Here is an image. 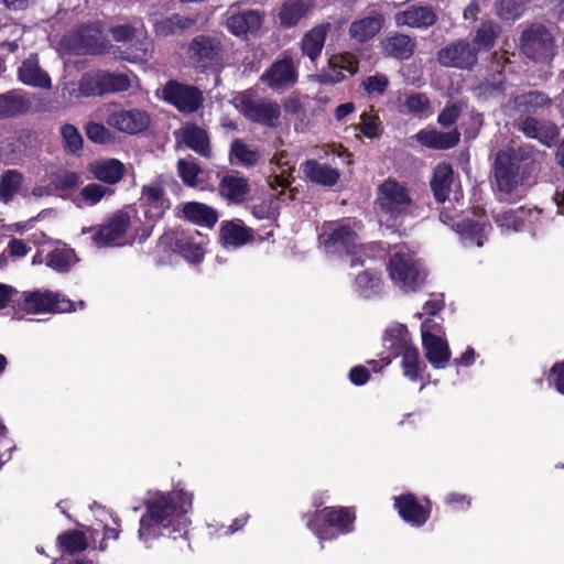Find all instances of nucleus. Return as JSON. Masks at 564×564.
Masks as SVG:
<instances>
[{
  "label": "nucleus",
  "mask_w": 564,
  "mask_h": 564,
  "mask_svg": "<svg viewBox=\"0 0 564 564\" xmlns=\"http://www.w3.org/2000/svg\"><path fill=\"white\" fill-rule=\"evenodd\" d=\"M22 182L23 176L19 171H6L0 178V200L4 204L11 202L14 195L21 189Z\"/></svg>",
  "instance_id": "nucleus-47"
},
{
  "label": "nucleus",
  "mask_w": 564,
  "mask_h": 564,
  "mask_svg": "<svg viewBox=\"0 0 564 564\" xmlns=\"http://www.w3.org/2000/svg\"><path fill=\"white\" fill-rule=\"evenodd\" d=\"M384 17L373 11L370 15L355 20L350 23L348 34L350 39L364 44L372 40L383 28Z\"/></svg>",
  "instance_id": "nucleus-27"
},
{
  "label": "nucleus",
  "mask_w": 564,
  "mask_h": 564,
  "mask_svg": "<svg viewBox=\"0 0 564 564\" xmlns=\"http://www.w3.org/2000/svg\"><path fill=\"white\" fill-rule=\"evenodd\" d=\"M462 113V108L454 102H448L437 116V122L443 128H449L456 123Z\"/></svg>",
  "instance_id": "nucleus-63"
},
{
  "label": "nucleus",
  "mask_w": 564,
  "mask_h": 564,
  "mask_svg": "<svg viewBox=\"0 0 564 564\" xmlns=\"http://www.w3.org/2000/svg\"><path fill=\"white\" fill-rule=\"evenodd\" d=\"M501 28L498 23L492 21H482L476 29L473 41L476 54L479 52H489L494 48L496 41L500 34Z\"/></svg>",
  "instance_id": "nucleus-42"
},
{
  "label": "nucleus",
  "mask_w": 564,
  "mask_h": 564,
  "mask_svg": "<svg viewBox=\"0 0 564 564\" xmlns=\"http://www.w3.org/2000/svg\"><path fill=\"white\" fill-rule=\"evenodd\" d=\"M530 153L523 149L509 148L507 150H499L496 153L492 172L500 192L510 194L523 178L520 177V170Z\"/></svg>",
  "instance_id": "nucleus-7"
},
{
  "label": "nucleus",
  "mask_w": 564,
  "mask_h": 564,
  "mask_svg": "<svg viewBox=\"0 0 564 564\" xmlns=\"http://www.w3.org/2000/svg\"><path fill=\"white\" fill-rule=\"evenodd\" d=\"M524 10L522 0H498L496 11L502 20H516Z\"/></svg>",
  "instance_id": "nucleus-55"
},
{
  "label": "nucleus",
  "mask_w": 564,
  "mask_h": 564,
  "mask_svg": "<svg viewBox=\"0 0 564 564\" xmlns=\"http://www.w3.org/2000/svg\"><path fill=\"white\" fill-rule=\"evenodd\" d=\"M253 229L239 218L224 220L219 228V241L223 246L242 247L253 241Z\"/></svg>",
  "instance_id": "nucleus-25"
},
{
  "label": "nucleus",
  "mask_w": 564,
  "mask_h": 564,
  "mask_svg": "<svg viewBox=\"0 0 564 564\" xmlns=\"http://www.w3.org/2000/svg\"><path fill=\"white\" fill-rule=\"evenodd\" d=\"M18 79L26 86L48 89L52 86L50 75L43 70L37 54H31L18 68Z\"/></svg>",
  "instance_id": "nucleus-26"
},
{
  "label": "nucleus",
  "mask_w": 564,
  "mask_h": 564,
  "mask_svg": "<svg viewBox=\"0 0 564 564\" xmlns=\"http://www.w3.org/2000/svg\"><path fill=\"white\" fill-rule=\"evenodd\" d=\"M519 130L527 138L539 140L547 147L558 137V129L554 123L542 126L535 117L529 115L521 119Z\"/></svg>",
  "instance_id": "nucleus-34"
},
{
  "label": "nucleus",
  "mask_w": 564,
  "mask_h": 564,
  "mask_svg": "<svg viewBox=\"0 0 564 564\" xmlns=\"http://www.w3.org/2000/svg\"><path fill=\"white\" fill-rule=\"evenodd\" d=\"M389 86V79L384 74H375L368 76L361 83V87L369 96H381L386 93Z\"/></svg>",
  "instance_id": "nucleus-59"
},
{
  "label": "nucleus",
  "mask_w": 564,
  "mask_h": 564,
  "mask_svg": "<svg viewBox=\"0 0 564 564\" xmlns=\"http://www.w3.org/2000/svg\"><path fill=\"white\" fill-rule=\"evenodd\" d=\"M555 47L554 36L543 24H531L521 32V52L534 63L550 64L555 56Z\"/></svg>",
  "instance_id": "nucleus-8"
},
{
  "label": "nucleus",
  "mask_w": 564,
  "mask_h": 564,
  "mask_svg": "<svg viewBox=\"0 0 564 564\" xmlns=\"http://www.w3.org/2000/svg\"><path fill=\"white\" fill-rule=\"evenodd\" d=\"M132 214H137L134 208L126 207L119 209L106 223L95 227L83 228V234L94 232L91 239L99 248L117 245L126 236L131 225Z\"/></svg>",
  "instance_id": "nucleus-9"
},
{
  "label": "nucleus",
  "mask_w": 564,
  "mask_h": 564,
  "mask_svg": "<svg viewBox=\"0 0 564 564\" xmlns=\"http://www.w3.org/2000/svg\"><path fill=\"white\" fill-rule=\"evenodd\" d=\"M80 174L73 171H65L52 178V185L55 191L61 192L74 189L80 184Z\"/></svg>",
  "instance_id": "nucleus-60"
},
{
  "label": "nucleus",
  "mask_w": 564,
  "mask_h": 564,
  "mask_svg": "<svg viewBox=\"0 0 564 564\" xmlns=\"http://www.w3.org/2000/svg\"><path fill=\"white\" fill-rule=\"evenodd\" d=\"M193 495L185 490H172L166 494H158L144 501L145 511L140 518L138 536L144 544L165 535V531L180 532L181 542L189 546L184 516L192 509Z\"/></svg>",
  "instance_id": "nucleus-1"
},
{
  "label": "nucleus",
  "mask_w": 564,
  "mask_h": 564,
  "mask_svg": "<svg viewBox=\"0 0 564 564\" xmlns=\"http://www.w3.org/2000/svg\"><path fill=\"white\" fill-rule=\"evenodd\" d=\"M435 325L436 324L432 318H427L422 323V345L425 351V357L433 368L443 369L449 361L452 354L447 341L438 335L432 334L431 330Z\"/></svg>",
  "instance_id": "nucleus-15"
},
{
  "label": "nucleus",
  "mask_w": 564,
  "mask_h": 564,
  "mask_svg": "<svg viewBox=\"0 0 564 564\" xmlns=\"http://www.w3.org/2000/svg\"><path fill=\"white\" fill-rule=\"evenodd\" d=\"M382 345L387 351V355L381 356L383 366H389L393 359L402 357L408 349L415 346L408 327L403 324L387 328L382 335Z\"/></svg>",
  "instance_id": "nucleus-18"
},
{
  "label": "nucleus",
  "mask_w": 564,
  "mask_h": 564,
  "mask_svg": "<svg viewBox=\"0 0 564 564\" xmlns=\"http://www.w3.org/2000/svg\"><path fill=\"white\" fill-rule=\"evenodd\" d=\"M454 181L453 166L447 162L438 163L430 181V187L437 203H445L452 191Z\"/></svg>",
  "instance_id": "nucleus-32"
},
{
  "label": "nucleus",
  "mask_w": 564,
  "mask_h": 564,
  "mask_svg": "<svg viewBox=\"0 0 564 564\" xmlns=\"http://www.w3.org/2000/svg\"><path fill=\"white\" fill-rule=\"evenodd\" d=\"M20 311L29 314L53 313L56 306V295L52 292L41 293L40 291L23 293L17 301Z\"/></svg>",
  "instance_id": "nucleus-29"
},
{
  "label": "nucleus",
  "mask_w": 564,
  "mask_h": 564,
  "mask_svg": "<svg viewBox=\"0 0 564 564\" xmlns=\"http://www.w3.org/2000/svg\"><path fill=\"white\" fill-rule=\"evenodd\" d=\"M175 217L203 228L213 229L219 219V213L213 206L192 200L177 205Z\"/></svg>",
  "instance_id": "nucleus-17"
},
{
  "label": "nucleus",
  "mask_w": 564,
  "mask_h": 564,
  "mask_svg": "<svg viewBox=\"0 0 564 564\" xmlns=\"http://www.w3.org/2000/svg\"><path fill=\"white\" fill-rule=\"evenodd\" d=\"M207 237L197 230H166L158 240V249L164 253H175L192 263L204 260Z\"/></svg>",
  "instance_id": "nucleus-4"
},
{
  "label": "nucleus",
  "mask_w": 564,
  "mask_h": 564,
  "mask_svg": "<svg viewBox=\"0 0 564 564\" xmlns=\"http://www.w3.org/2000/svg\"><path fill=\"white\" fill-rule=\"evenodd\" d=\"M382 52L386 56L404 61L413 56L416 47L415 40L404 33L394 32L382 41Z\"/></svg>",
  "instance_id": "nucleus-30"
},
{
  "label": "nucleus",
  "mask_w": 564,
  "mask_h": 564,
  "mask_svg": "<svg viewBox=\"0 0 564 564\" xmlns=\"http://www.w3.org/2000/svg\"><path fill=\"white\" fill-rule=\"evenodd\" d=\"M301 171L306 180L325 187L336 185L340 178V173L337 169H334L328 164L319 163L314 159H308L303 162L301 164Z\"/></svg>",
  "instance_id": "nucleus-28"
},
{
  "label": "nucleus",
  "mask_w": 564,
  "mask_h": 564,
  "mask_svg": "<svg viewBox=\"0 0 564 564\" xmlns=\"http://www.w3.org/2000/svg\"><path fill=\"white\" fill-rule=\"evenodd\" d=\"M375 206L388 223L395 225L412 214L414 203L405 184L388 177L377 187Z\"/></svg>",
  "instance_id": "nucleus-3"
},
{
  "label": "nucleus",
  "mask_w": 564,
  "mask_h": 564,
  "mask_svg": "<svg viewBox=\"0 0 564 564\" xmlns=\"http://www.w3.org/2000/svg\"><path fill=\"white\" fill-rule=\"evenodd\" d=\"M546 381L550 388H554L560 394L564 395V359L551 367Z\"/></svg>",
  "instance_id": "nucleus-62"
},
{
  "label": "nucleus",
  "mask_w": 564,
  "mask_h": 564,
  "mask_svg": "<svg viewBox=\"0 0 564 564\" xmlns=\"http://www.w3.org/2000/svg\"><path fill=\"white\" fill-rule=\"evenodd\" d=\"M404 106L409 113L422 116L431 108V101L424 93H414L406 97Z\"/></svg>",
  "instance_id": "nucleus-58"
},
{
  "label": "nucleus",
  "mask_w": 564,
  "mask_h": 564,
  "mask_svg": "<svg viewBox=\"0 0 564 564\" xmlns=\"http://www.w3.org/2000/svg\"><path fill=\"white\" fill-rule=\"evenodd\" d=\"M532 214H543V209L539 207L521 206L517 209H509L497 214L494 219L498 227L507 230L521 231L527 223V217Z\"/></svg>",
  "instance_id": "nucleus-35"
},
{
  "label": "nucleus",
  "mask_w": 564,
  "mask_h": 564,
  "mask_svg": "<svg viewBox=\"0 0 564 564\" xmlns=\"http://www.w3.org/2000/svg\"><path fill=\"white\" fill-rule=\"evenodd\" d=\"M356 519V508L344 506L324 507L303 514L306 528L319 540L321 549H324V541L354 532Z\"/></svg>",
  "instance_id": "nucleus-2"
},
{
  "label": "nucleus",
  "mask_w": 564,
  "mask_h": 564,
  "mask_svg": "<svg viewBox=\"0 0 564 564\" xmlns=\"http://www.w3.org/2000/svg\"><path fill=\"white\" fill-rule=\"evenodd\" d=\"M57 545L64 554H75L87 549L88 542L84 532L68 530L57 536Z\"/></svg>",
  "instance_id": "nucleus-46"
},
{
  "label": "nucleus",
  "mask_w": 564,
  "mask_h": 564,
  "mask_svg": "<svg viewBox=\"0 0 564 564\" xmlns=\"http://www.w3.org/2000/svg\"><path fill=\"white\" fill-rule=\"evenodd\" d=\"M112 193L113 191L101 184L89 183L82 188L80 196L87 205L94 206L98 204L106 195H110Z\"/></svg>",
  "instance_id": "nucleus-56"
},
{
  "label": "nucleus",
  "mask_w": 564,
  "mask_h": 564,
  "mask_svg": "<svg viewBox=\"0 0 564 564\" xmlns=\"http://www.w3.org/2000/svg\"><path fill=\"white\" fill-rule=\"evenodd\" d=\"M162 99L182 113L196 112L204 102L202 90L193 85L170 79L162 88Z\"/></svg>",
  "instance_id": "nucleus-10"
},
{
  "label": "nucleus",
  "mask_w": 564,
  "mask_h": 564,
  "mask_svg": "<svg viewBox=\"0 0 564 564\" xmlns=\"http://www.w3.org/2000/svg\"><path fill=\"white\" fill-rule=\"evenodd\" d=\"M324 245L326 248L335 250H345L347 253H354L356 249L357 234L348 226L340 225L333 228L328 234H324Z\"/></svg>",
  "instance_id": "nucleus-40"
},
{
  "label": "nucleus",
  "mask_w": 564,
  "mask_h": 564,
  "mask_svg": "<svg viewBox=\"0 0 564 564\" xmlns=\"http://www.w3.org/2000/svg\"><path fill=\"white\" fill-rule=\"evenodd\" d=\"M457 223L452 224V229L462 240L475 243L477 247H482L486 239L485 229L489 226L485 210L474 209L457 216Z\"/></svg>",
  "instance_id": "nucleus-14"
},
{
  "label": "nucleus",
  "mask_w": 564,
  "mask_h": 564,
  "mask_svg": "<svg viewBox=\"0 0 564 564\" xmlns=\"http://www.w3.org/2000/svg\"><path fill=\"white\" fill-rule=\"evenodd\" d=\"M30 99L19 89L0 94V119L13 118L30 110Z\"/></svg>",
  "instance_id": "nucleus-36"
},
{
  "label": "nucleus",
  "mask_w": 564,
  "mask_h": 564,
  "mask_svg": "<svg viewBox=\"0 0 564 564\" xmlns=\"http://www.w3.org/2000/svg\"><path fill=\"white\" fill-rule=\"evenodd\" d=\"M230 156L235 158L240 164L246 166L256 165L260 160L257 150L250 149L242 140L236 139L230 145Z\"/></svg>",
  "instance_id": "nucleus-50"
},
{
  "label": "nucleus",
  "mask_w": 564,
  "mask_h": 564,
  "mask_svg": "<svg viewBox=\"0 0 564 564\" xmlns=\"http://www.w3.org/2000/svg\"><path fill=\"white\" fill-rule=\"evenodd\" d=\"M356 130L368 139H378L383 133V126L378 115L362 112L360 122L355 127Z\"/></svg>",
  "instance_id": "nucleus-51"
},
{
  "label": "nucleus",
  "mask_w": 564,
  "mask_h": 564,
  "mask_svg": "<svg viewBox=\"0 0 564 564\" xmlns=\"http://www.w3.org/2000/svg\"><path fill=\"white\" fill-rule=\"evenodd\" d=\"M218 192L229 203L241 204L250 192L249 181L245 176L226 174L219 181Z\"/></svg>",
  "instance_id": "nucleus-33"
},
{
  "label": "nucleus",
  "mask_w": 564,
  "mask_h": 564,
  "mask_svg": "<svg viewBox=\"0 0 564 564\" xmlns=\"http://www.w3.org/2000/svg\"><path fill=\"white\" fill-rule=\"evenodd\" d=\"M88 172L101 183L116 185L121 182L126 175V165L118 159H100L89 162Z\"/></svg>",
  "instance_id": "nucleus-23"
},
{
  "label": "nucleus",
  "mask_w": 564,
  "mask_h": 564,
  "mask_svg": "<svg viewBox=\"0 0 564 564\" xmlns=\"http://www.w3.org/2000/svg\"><path fill=\"white\" fill-rule=\"evenodd\" d=\"M116 42H130L135 37V28L132 24L113 25L109 30Z\"/></svg>",
  "instance_id": "nucleus-64"
},
{
  "label": "nucleus",
  "mask_w": 564,
  "mask_h": 564,
  "mask_svg": "<svg viewBox=\"0 0 564 564\" xmlns=\"http://www.w3.org/2000/svg\"><path fill=\"white\" fill-rule=\"evenodd\" d=\"M107 123L118 131L128 134H139L144 132L151 124V118L145 110L122 109L111 112L107 118Z\"/></svg>",
  "instance_id": "nucleus-19"
},
{
  "label": "nucleus",
  "mask_w": 564,
  "mask_h": 564,
  "mask_svg": "<svg viewBox=\"0 0 564 564\" xmlns=\"http://www.w3.org/2000/svg\"><path fill=\"white\" fill-rule=\"evenodd\" d=\"M438 20L434 9L429 6H410L403 11L394 14L397 26H409L412 29H429Z\"/></svg>",
  "instance_id": "nucleus-21"
},
{
  "label": "nucleus",
  "mask_w": 564,
  "mask_h": 564,
  "mask_svg": "<svg viewBox=\"0 0 564 564\" xmlns=\"http://www.w3.org/2000/svg\"><path fill=\"white\" fill-rule=\"evenodd\" d=\"M68 41L74 50L90 55L104 54L109 47L99 21L80 24L70 33Z\"/></svg>",
  "instance_id": "nucleus-13"
},
{
  "label": "nucleus",
  "mask_w": 564,
  "mask_h": 564,
  "mask_svg": "<svg viewBox=\"0 0 564 564\" xmlns=\"http://www.w3.org/2000/svg\"><path fill=\"white\" fill-rule=\"evenodd\" d=\"M328 65L333 67H338L343 73L347 72L351 76L359 70L358 58L351 53L333 55L328 59Z\"/></svg>",
  "instance_id": "nucleus-57"
},
{
  "label": "nucleus",
  "mask_w": 564,
  "mask_h": 564,
  "mask_svg": "<svg viewBox=\"0 0 564 564\" xmlns=\"http://www.w3.org/2000/svg\"><path fill=\"white\" fill-rule=\"evenodd\" d=\"M78 90L85 97L102 96L100 73L84 74L79 80Z\"/></svg>",
  "instance_id": "nucleus-54"
},
{
  "label": "nucleus",
  "mask_w": 564,
  "mask_h": 564,
  "mask_svg": "<svg viewBox=\"0 0 564 564\" xmlns=\"http://www.w3.org/2000/svg\"><path fill=\"white\" fill-rule=\"evenodd\" d=\"M76 260V253L70 248H55L46 256V265L57 272H67Z\"/></svg>",
  "instance_id": "nucleus-48"
},
{
  "label": "nucleus",
  "mask_w": 564,
  "mask_h": 564,
  "mask_svg": "<svg viewBox=\"0 0 564 564\" xmlns=\"http://www.w3.org/2000/svg\"><path fill=\"white\" fill-rule=\"evenodd\" d=\"M85 132L87 138L94 143L105 144L110 139L109 130L99 122L89 121L85 126Z\"/></svg>",
  "instance_id": "nucleus-61"
},
{
  "label": "nucleus",
  "mask_w": 564,
  "mask_h": 564,
  "mask_svg": "<svg viewBox=\"0 0 564 564\" xmlns=\"http://www.w3.org/2000/svg\"><path fill=\"white\" fill-rule=\"evenodd\" d=\"M422 147L432 150H449L460 141V132L455 128L451 131H438L436 128H425L417 131L413 137Z\"/></svg>",
  "instance_id": "nucleus-22"
},
{
  "label": "nucleus",
  "mask_w": 564,
  "mask_h": 564,
  "mask_svg": "<svg viewBox=\"0 0 564 564\" xmlns=\"http://www.w3.org/2000/svg\"><path fill=\"white\" fill-rule=\"evenodd\" d=\"M311 10V6L303 0L285 1L278 13L280 25L283 28L295 26Z\"/></svg>",
  "instance_id": "nucleus-43"
},
{
  "label": "nucleus",
  "mask_w": 564,
  "mask_h": 564,
  "mask_svg": "<svg viewBox=\"0 0 564 564\" xmlns=\"http://www.w3.org/2000/svg\"><path fill=\"white\" fill-rule=\"evenodd\" d=\"M262 24V15L256 10L232 14L227 19V29L237 36L257 32Z\"/></svg>",
  "instance_id": "nucleus-37"
},
{
  "label": "nucleus",
  "mask_w": 564,
  "mask_h": 564,
  "mask_svg": "<svg viewBox=\"0 0 564 564\" xmlns=\"http://www.w3.org/2000/svg\"><path fill=\"white\" fill-rule=\"evenodd\" d=\"M183 143L197 154L209 158L212 154L210 140L207 131L197 124H188L181 131Z\"/></svg>",
  "instance_id": "nucleus-38"
},
{
  "label": "nucleus",
  "mask_w": 564,
  "mask_h": 564,
  "mask_svg": "<svg viewBox=\"0 0 564 564\" xmlns=\"http://www.w3.org/2000/svg\"><path fill=\"white\" fill-rule=\"evenodd\" d=\"M393 508L405 523L421 528L431 518L432 501L426 497L420 499L413 492H405L393 497Z\"/></svg>",
  "instance_id": "nucleus-12"
},
{
  "label": "nucleus",
  "mask_w": 564,
  "mask_h": 564,
  "mask_svg": "<svg viewBox=\"0 0 564 564\" xmlns=\"http://www.w3.org/2000/svg\"><path fill=\"white\" fill-rule=\"evenodd\" d=\"M260 80L273 90L293 85L297 80V69L291 57L278 59L264 70Z\"/></svg>",
  "instance_id": "nucleus-20"
},
{
  "label": "nucleus",
  "mask_w": 564,
  "mask_h": 564,
  "mask_svg": "<svg viewBox=\"0 0 564 564\" xmlns=\"http://www.w3.org/2000/svg\"><path fill=\"white\" fill-rule=\"evenodd\" d=\"M200 166L194 161L180 159L177 161V173L184 185L188 187H196L199 184V174H202Z\"/></svg>",
  "instance_id": "nucleus-53"
},
{
  "label": "nucleus",
  "mask_w": 564,
  "mask_h": 564,
  "mask_svg": "<svg viewBox=\"0 0 564 564\" xmlns=\"http://www.w3.org/2000/svg\"><path fill=\"white\" fill-rule=\"evenodd\" d=\"M102 94L126 91L130 87V79L126 74H116L110 72H99Z\"/></svg>",
  "instance_id": "nucleus-52"
},
{
  "label": "nucleus",
  "mask_w": 564,
  "mask_h": 564,
  "mask_svg": "<svg viewBox=\"0 0 564 564\" xmlns=\"http://www.w3.org/2000/svg\"><path fill=\"white\" fill-rule=\"evenodd\" d=\"M140 205L143 208L147 223L134 228V236L140 242H143L151 236L155 224L164 217L171 207V200L160 180L142 186Z\"/></svg>",
  "instance_id": "nucleus-5"
},
{
  "label": "nucleus",
  "mask_w": 564,
  "mask_h": 564,
  "mask_svg": "<svg viewBox=\"0 0 564 564\" xmlns=\"http://www.w3.org/2000/svg\"><path fill=\"white\" fill-rule=\"evenodd\" d=\"M152 52L153 41L149 36L144 35L127 46L126 50L122 51L121 57L132 63H143L148 62L152 57Z\"/></svg>",
  "instance_id": "nucleus-45"
},
{
  "label": "nucleus",
  "mask_w": 564,
  "mask_h": 564,
  "mask_svg": "<svg viewBox=\"0 0 564 564\" xmlns=\"http://www.w3.org/2000/svg\"><path fill=\"white\" fill-rule=\"evenodd\" d=\"M356 291L364 299H372L382 293L381 272L366 270L357 274L355 279Z\"/></svg>",
  "instance_id": "nucleus-44"
},
{
  "label": "nucleus",
  "mask_w": 564,
  "mask_h": 564,
  "mask_svg": "<svg viewBox=\"0 0 564 564\" xmlns=\"http://www.w3.org/2000/svg\"><path fill=\"white\" fill-rule=\"evenodd\" d=\"M513 107L522 113H536L540 109L550 108L553 104L550 96L541 90H530L517 95L513 99Z\"/></svg>",
  "instance_id": "nucleus-39"
},
{
  "label": "nucleus",
  "mask_w": 564,
  "mask_h": 564,
  "mask_svg": "<svg viewBox=\"0 0 564 564\" xmlns=\"http://www.w3.org/2000/svg\"><path fill=\"white\" fill-rule=\"evenodd\" d=\"M387 270L392 282L406 293L420 291L427 279L426 269L408 252L391 254Z\"/></svg>",
  "instance_id": "nucleus-6"
},
{
  "label": "nucleus",
  "mask_w": 564,
  "mask_h": 564,
  "mask_svg": "<svg viewBox=\"0 0 564 564\" xmlns=\"http://www.w3.org/2000/svg\"><path fill=\"white\" fill-rule=\"evenodd\" d=\"M436 61L446 68L473 70L478 64V55L467 39H456L436 52Z\"/></svg>",
  "instance_id": "nucleus-11"
},
{
  "label": "nucleus",
  "mask_w": 564,
  "mask_h": 564,
  "mask_svg": "<svg viewBox=\"0 0 564 564\" xmlns=\"http://www.w3.org/2000/svg\"><path fill=\"white\" fill-rule=\"evenodd\" d=\"M401 368L403 376L412 382L422 381L421 388L425 387V370L426 365L421 360L420 352L416 346L408 349L402 356Z\"/></svg>",
  "instance_id": "nucleus-41"
},
{
  "label": "nucleus",
  "mask_w": 564,
  "mask_h": 564,
  "mask_svg": "<svg viewBox=\"0 0 564 564\" xmlns=\"http://www.w3.org/2000/svg\"><path fill=\"white\" fill-rule=\"evenodd\" d=\"M221 51L219 40L204 34L193 37L188 45L189 58L203 69L217 65L221 59Z\"/></svg>",
  "instance_id": "nucleus-16"
},
{
  "label": "nucleus",
  "mask_w": 564,
  "mask_h": 564,
  "mask_svg": "<svg viewBox=\"0 0 564 564\" xmlns=\"http://www.w3.org/2000/svg\"><path fill=\"white\" fill-rule=\"evenodd\" d=\"M334 25L329 22L318 24L307 31L301 41V51L312 62H315L324 48L327 33Z\"/></svg>",
  "instance_id": "nucleus-31"
},
{
  "label": "nucleus",
  "mask_w": 564,
  "mask_h": 564,
  "mask_svg": "<svg viewBox=\"0 0 564 564\" xmlns=\"http://www.w3.org/2000/svg\"><path fill=\"white\" fill-rule=\"evenodd\" d=\"M243 115L253 122L275 127L281 116L280 106L276 102H257L250 98L241 100Z\"/></svg>",
  "instance_id": "nucleus-24"
},
{
  "label": "nucleus",
  "mask_w": 564,
  "mask_h": 564,
  "mask_svg": "<svg viewBox=\"0 0 564 564\" xmlns=\"http://www.w3.org/2000/svg\"><path fill=\"white\" fill-rule=\"evenodd\" d=\"M59 132L64 151L67 154L77 155L84 145L79 130L72 123H65L61 127Z\"/></svg>",
  "instance_id": "nucleus-49"
}]
</instances>
